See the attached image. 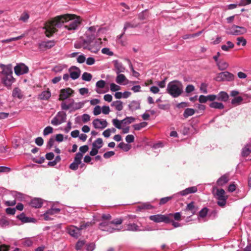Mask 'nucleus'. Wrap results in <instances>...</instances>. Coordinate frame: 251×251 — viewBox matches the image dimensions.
<instances>
[{
  "label": "nucleus",
  "instance_id": "393cba45",
  "mask_svg": "<svg viewBox=\"0 0 251 251\" xmlns=\"http://www.w3.org/2000/svg\"><path fill=\"white\" fill-rule=\"evenodd\" d=\"M228 181L229 178L228 176L224 175L218 179L217 184L219 186H222L227 183Z\"/></svg>",
  "mask_w": 251,
  "mask_h": 251
},
{
  "label": "nucleus",
  "instance_id": "7c9ffc66",
  "mask_svg": "<svg viewBox=\"0 0 251 251\" xmlns=\"http://www.w3.org/2000/svg\"><path fill=\"white\" fill-rule=\"evenodd\" d=\"M21 244L23 247H30L33 244V241L31 238H25L21 241Z\"/></svg>",
  "mask_w": 251,
  "mask_h": 251
},
{
  "label": "nucleus",
  "instance_id": "7ed1b4c3",
  "mask_svg": "<svg viewBox=\"0 0 251 251\" xmlns=\"http://www.w3.org/2000/svg\"><path fill=\"white\" fill-rule=\"evenodd\" d=\"M166 91L172 97L177 98L183 92V85L178 81H173L168 83Z\"/></svg>",
  "mask_w": 251,
  "mask_h": 251
},
{
  "label": "nucleus",
  "instance_id": "4d7b16f0",
  "mask_svg": "<svg viewBox=\"0 0 251 251\" xmlns=\"http://www.w3.org/2000/svg\"><path fill=\"white\" fill-rule=\"evenodd\" d=\"M176 195V194L170 197H167L165 198H161L159 201V204L160 205H163L167 203L168 201L171 200L174 196Z\"/></svg>",
  "mask_w": 251,
  "mask_h": 251
},
{
  "label": "nucleus",
  "instance_id": "f257e3e1",
  "mask_svg": "<svg viewBox=\"0 0 251 251\" xmlns=\"http://www.w3.org/2000/svg\"><path fill=\"white\" fill-rule=\"evenodd\" d=\"M81 22L80 17L74 14H67L55 17L45 25V33L47 37H50L60 28L64 24L65 27L70 31L76 30Z\"/></svg>",
  "mask_w": 251,
  "mask_h": 251
},
{
  "label": "nucleus",
  "instance_id": "13d9d810",
  "mask_svg": "<svg viewBox=\"0 0 251 251\" xmlns=\"http://www.w3.org/2000/svg\"><path fill=\"white\" fill-rule=\"evenodd\" d=\"M110 89L112 92H116L121 90V87L114 83L110 84Z\"/></svg>",
  "mask_w": 251,
  "mask_h": 251
},
{
  "label": "nucleus",
  "instance_id": "f03ea898",
  "mask_svg": "<svg viewBox=\"0 0 251 251\" xmlns=\"http://www.w3.org/2000/svg\"><path fill=\"white\" fill-rule=\"evenodd\" d=\"M0 79L4 86L10 88L15 80L13 76L12 69L9 67H4L2 71L0 72Z\"/></svg>",
  "mask_w": 251,
  "mask_h": 251
},
{
  "label": "nucleus",
  "instance_id": "9d476101",
  "mask_svg": "<svg viewBox=\"0 0 251 251\" xmlns=\"http://www.w3.org/2000/svg\"><path fill=\"white\" fill-rule=\"evenodd\" d=\"M234 79V75L228 72H224L217 74L215 77V80L217 81H232Z\"/></svg>",
  "mask_w": 251,
  "mask_h": 251
},
{
  "label": "nucleus",
  "instance_id": "0e129e2a",
  "mask_svg": "<svg viewBox=\"0 0 251 251\" xmlns=\"http://www.w3.org/2000/svg\"><path fill=\"white\" fill-rule=\"evenodd\" d=\"M101 52L103 54H106L109 56L113 55L114 53L112 51L110 50V49L108 48H104L101 50Z\"/></svg>",
  "mask_w": 251,
  "mask_h": 251
},
{
  "label": "nucleus",
  "instance_id": "8fccbe9b",
  "mask_svg": "<svg viewBox=\"0 0 251 251\" xmlns=\"http://www.w3.org/2000/svg\"><path fill=\"white\" fill-rule=\"evenodd\" d=\"M247 44L246 40L243 37H239L237 38V45L238 46L242 45L245 46Z\"/></svg>",
  "mask_w": 251,
  "mask_h": 251
},
{
  "label": "nucleus",
  "instance_id": "a878e982",
  "mask_svg": "<svg viewBox=\"0 0 251 251\" xmlns=\"http://www.w3.org/2000/svg\"><path fill=\"white\" fill-rule=\"evenodd\" d=\"M129 109L132 111L140 108V103L138 101L133 100L128 104Z\"/></svg>",
  "mask_w": 251,
  "mask_h": 251
},
{
  "label": "nucleus",
  "instance_id": "338daca9",
  "mask_svg": "<svg viewBox=\"0 0 251 251\" xmlns=\"http://www.w3.org/2000/svg\"><path fill=\"white\" fill-rule=\"evenodd\" d=\"M101 112V107L99 105L96 106L93 110V114L95 116H97L100 114Z\"/></svg>",
  "mask_w": 251,
  "mask_h": 251
},
{
  "label": "nucleus",
  "instance_id": "ea45409f",
  "mask_svg": "<svg viewBox=\"0 0 251 251\" xmlns=\"http://www.w3.org/2000/svg\"><path fill=\"white\" fill-rule=\"evenodd\" d=\"M93 147L97 149H100L103 145V142L101 138H98L92 144Z\"/></svg>",
  "mask_w": 251,
  "mask_h": 251
},
{
  "label": "nucleus",
  "instance_id": "a18cd8bd",
  "mask_svg": "<svg viewBox=\"0 0 251 251\" xmlns=\"http://www.w3.org/2000/svg\"><path fill=\"white\" fill-rule=\"evenodd\" d=\"M152 208L153 206L148 202L144 203L138 206V209L139 210H141L142 209H152Z\"/></svg>",
  "mask_w": 251,
  "mask_h": 251
},
{
  "label": "nucleus",
  "instance_id": "79ce46f5",
  "mask_svg": "<svg viewBox=\"0 0 251 251\" xmlns=\"http://www.w3.org/2000/svg\"><path fill=\"white\" fill-rule=\"evenodd\" d=\"M112 122L115 127L119 129H122V120L120 121L117 119H114L112 120Z\"/></svg>",
  "mask_w": 251,
  "mask_h": 251
},
{
  "label": "nucleus",
  "instance_id": "39448f33",
  "mask_svg": "<svg viewBox=\"0 0 251 251\" xmlns=\"http://www.w3.org/2000/svg\"><path fill=\"white\" fill-rule=\"evenodd\" d=\"M128 220L125 224V229L123 230H128L131 231H144V229H142L140 228L135 223L136 221V216L135 215H129L128 216Z\"/></svg>",
  "mask_w": 251,
  "mask_h": 251
},
{
  "label": "nucleus",
  "instance_id": "052dcab7",
  "mask_svg": "<svg viewBox=\"0 0 251 251\" xmlns=\"http://www.w3.org/2000/svg\"><path fill=\"white\" fill-rule=\"evenodd\" d=\"M208 209L206 207L203 208L199 212V217L201 218H204L207 215Z\"/></svg>",
  "mask_w": 251,
  "mask_h": 251
},
{
  "label": "nucleus",
  "instance_id": "864d4df0",
  "mask_svg": "<svg viewBox=\"0 0 251 251\" xmlns=\"http://www.w3.org/2000/svg\"><path fill=\"white\" fill-rule=\"evenodd\" d=\"M82 157H83L82 153H81L79 152H77L75 154V156L74 158V161L76 162V163H79V164H80V163H81V159L82 158Z\"/></svg>",
  "mask_w": 251,
  "mask_h": 251
},
{
  "label": "nucleus",
  "instance_id": "5701e85b",
  "mask_svg": "<svg viewBox=\"0 0 251 251\" xmlns=\"http://www.w3.org/2000/svg\"><path fill=\"white\" fill-rule=\"evenodd\" d=\"M228 94L224 91H221L217 95V100L219 101L226 102L228 100Z\"/></svg>",
  "mask_w": 251,
  "mask_h": 251
},
{
  "label": "nucleus",
  "instance_id": "6e6552de",
  "mask_svg": "<svg viewBox=\"0 0 251 251\" xmlns=\"http://www.w3.org/2000/svg\"><path fill=\"white\" fill-rule=\"evenodd\" d=\"M67 232L72 237L75 238H78L81 235L80 227H77L74 225H70L66 228Z\"/></svg>",
  "mask_w": 251,
  "mask_h": 251
},
{
  "label": "nucleus",
  "instance_id": "c756f323",
  "mask_svg": "<svg viewBox=\"0 0 251 251\" xmlns=\"http://www.w3.org/2000/svg\"><path fill=\"white\" fill-rule=\"evenodd\" d=\"M185 210L190 211L192 212V214L194 215L197 211L198 208L195 207L194 202L192 201L191 202L188 203L187 205Z\"/></svg>",
  "mask_w": 251,
  "mask_h": 251
},
{
  "label": "nucleus",
  "instance_id": "6ab92c4d",
  "mask_svg": "<svg viewBox=\"0 0 251 251\" xmlns=\"http://www.w3.org/2000/svg\"><path fill=\"white\" fill-rule=\"evenodd\" d=\"M70 76L71 78L75 80L78 78L80 75V70L76 67H72L70 70Z\"/></svg>",
  "mask_w": 251,
  "mask_h": 251
},
{
  "label": "nucleus",
  "instance_id": "e433bc0d",
  "mask_svg": "<svg viewBox=\"0 0 251 251\" xmlns=\"http://www.w3.org/2000/svg\"><path fill=\"white\" fill-rule=\"evenodd\" d=\"M234 45L230 41H227L226 45H223L221 46V49L224 51H228L229 49L233 48Z\"/></svg>",
  "mask_w": 251,
  "mask_h": 251
},
{
  "label": "nucleus",
  "instance_id": "603ef678",
  "mask_svg": "<svg viewBox=\"0 0 251 251\" xmlns=\"http://www.w3.org/2000/svg\"><path fill=\"white\" fill-rule=\"evenodd\" d=\"M95 248V244L93 243L86 244L83 251H93Z\"/></svg>",
  "mask_w": 251,
  "mask_h": 251
},
{
  "label": "nucleus",
  "instance_id": "cd10ccee",
  "mask_svg": "<svg viewBox=\"0 0 251 251\" xmlns=\"http://www.w3.org/2000/svg\"><path fill=\"white\" fill-rule=\"evenodd\" d=\"M251 152V145H246L242 150L241 154L243 157H247Z\"/></svg>",
  "mask_w": 251,
  "mask_h": 251
},
{
  "label": "nucleus",
  "instance_id": "f8f14e48",
  "mask_svg": "<svg viewBox=\"0 0 251 251\" xmlns=\"http://www.w3.org/2000/svg\"><path fill=\"white\" fill-rule=\"evenodd\" d=\"M149 219L155 223L164 222L166 224L171 223V220L168 215L162 214L151 215L149 217Z\"/></svg>",
  "mask_w": 251,
  "mask_h": 251
},
{
  "label": "nucleus",
  "instance_id": "774afa93",
  "mask_svg": "<svg viewBox=\"0 0 251 251\" xmlns=\"http://www.w3.org/2000/svg\"><path fill=\"white\" fill-rule=\"evenodd\" d=\"M126 141L128 143L133 142L134 141V136L131 134L127 135L126 137Z\"/></svg>",
  "mask_w": 251,
  "mask_h": 251
},
{
  "label": "nucleus",
  "instance_id": "473e14b6",
  "mask_svg": "<svg viewBox=\"0 0 251 251\" xmlns=\"http://www.w3.org/2000/svg\"><path fill=\"white\" fill-rule=\"evenodd\" d=\"M209 106L211 108L218 109H223L224 108V105L222 102L213 101L210 103Z\"/></svg>",
  "mask_w": 251,
  "mask_h": 251
},
{
  "label": "nucleus",
  "instance_id": "412c9836",
  "mask_svg": "<svg viewBox=\"0 0 251 251\" xmlns=\"http://www.w3.org/2000/svg\"><path fill=\"white\" fill-rule=\"evenodd\" d=\"M43 204V200L40 198H34L30 202V205L34 208H38L41 207Z\"/></svg>",
  "mask_w": 251,
  "mask_h": 251
},
{
  "label": "nucleus",
  "instance_id": "dca6fc26",
  "mask_svg": "<svg viewBox=\"0 0 251 251\" xmlns=\"http://www.w3.org/2000/svg\"><path fill=\"white\" fill-rule=\"evenodd\" d=\"M60 211V209L57 208H51L48 210L44 214V219L46 221H50L52 219L50 216L58 213Z\"/></svg>",
  "mask_w": 251,
  "mask_h": 251
},
{
  "label": "nucleus",
  "instance_id": "c85d7f7f",
  "mask_svg": "<svg viewBox=\"0 0 251 251\" xmlns=\"http://www.w3.org/2000/svg\"><path fill=\"white\" fill-rule=\"evenodd\" d=\"M111 106L114 107L117 111H121L123 108V102L121 100H116L113 101Z\"/></svg>",
  "mask_w": 251,
  "mask_h": 251
},
{
  "label": "nucleus",
  "instance_id": "58836bf2",
  "mask_svg": "<svg viewBox=\"0 0 251 251\" xmlns=\"http://www.w3.org/2000/svg\"><path fill=\"white\" fill-rule=\"evenodd\" d=\"M195 112V110L193 108H186L183 113V116L185 118H187L188 117L193 115Z\"/></svg>",
  "mask_w": 251,
  "mask_h": 251
},
{
  "label": "nucleus",
  "instance_id": "4be33fe9",
  "mask_svg": "<svg viewBox=\"0 0 251 251\" xmlns=\"http://www.w3.org/2000/svg\"><path fill=\"white\" fill-rule=\"evenodd\" d=\"M106 84L105 81L103 80H100L96 82V91L98 94H102L105 93V92L102 91L101 89L103 88Z\"/></svg>",
  "mask_w": 251,
  "mask_h": 251
},
{
  "label": "nucleus",
  "instance_id": "b1692460",
  "mask_svg": "<svg viewBox=\"0 0 251 251\" xmlns=\"http://www.w3.org/2000/svg\"><path fill=\"white\" fill-rule=\"evenodd\" d=\"M55 44L53 41H49L47 42H43L39 44L40 49H50L54 46Z\"/></svg>",
  "mask_w": 251,
  "mask_h": 251
},
{
  "label": "nucleus",
  "instance_id": "c9c22d12",
  "mask_svg": "<svg viewBox=\"0 0 251 251\" xmlns=\"http://www.w3.org/2000/svg\"><path fill=\"white\" fill-rule=\"evenodd\" d=\"M74 46L76 49L83 48L84 49V47L86 46V39H82L77 41L75 43Z\"/></svg>",
  "mask_w": 251,
  "mask_h": 251
},
{
  "label": "nucleus",
  "instance_id": "9b49d317",
  "mask_svg": "<svg viewBox=\"0 0 251 251\" xmlns=\"http://www.w3.org/2000/svg\"><path fill=\"white\" fill-rule=\"evenodd\" d=\"M247 32L246 28L236 25H232L230 28L226 30L228 34L239 35L243 34Z\"/></svg>",
  "mask_w": 251,
  "mask_h": 251
},
{
  "label": "nucleus",
  "instance_id": "f704fd0d",
  "mask_svg": "<svg viewBox=\"0 0 251 251\" xmlns=\"http://www.w3.org/2000/svg\"><path fill=\"white\" fill-rule=\"evenodd\" d=\"M24 36H25V34H23L21 35L20 36H17L16 37H12V38H10L9 39L3 40L1 42L2 43H9L12 41H17L18 40L21 39Z\"/></svg>",
  "mask_w": 251,
  "mask_h": 251
},
{
  "label": "nucleus",
  "instance_id": "4c0bfd02",
  "mask_svg": "<svg viewBox=\"0 0 251 251\" xmlns=\"http://www.w3.org/2000/svg\"><path fill=\"white\" fill-rule=\"evenodd\" d=\"M94 224L95 222L94 221L87 222H83L81 223L79 226L80 227V229L82 230L84 229L87 228V227L92 226Z\"/></svg>",
  "mask_w": 251,
  "mask_h": 251
},
{
  "label": "nucleus",
  "instance_id": "2f4dec72",
  "mask_svg": "<svg viewBox=\"0 0 251 251\" xmlns=\"http://www.w3.org/2000/svg\"><path fill=\"white\" fill-rule=\"evenodd\" d=\"M50 96L51 93L48 90L43 91L41 94L39 95V98L41 100H48Z\"/></svg>",
  "mask_w": 251,
  "mask_h": 251
},
{
  "label": "nucleus",
  "instance_id": "09e8293b",
  "mask_svg": "<svg viewBox=\"0 0 251 251\" xmlns=\"http://www.w3.org/2000/svg\"><path fill=\"white\" fill-rule=\"evenodd\" d=\"M130 145L125 144L123 142L120 143L118 145V147L123 149L125 151H127L130 149Z\"/></svg>",
  "mask_w": 251,
  "mask_h": 251
},
{
  "label": "nucleus",
  "instance_id": "5fc2aeb1",
  "mask_svg": "<svg viewBox=\"0 0 251 251\" xmlns=\"http://www.w3.org/2000/svg\"><path fill=\"white\" fill-rule=\"evenodd\" d=\"M92 78V75L91 74L85 72L82 75V79L83 80L89 81L91 80Z\"/></svg>",
  "mask_w": 251,
  "mask_h": 251
},
{
  "label": "nucleus",
  "instance_id": "4468645a",
  "mask_svg": "<svg viewBox=\"0 0 251 251\" xmlns=\"http://www.w3.org/2000/svg\"><path fill=\"white\" fill-rule=\"evenodd\" d=\"M14 71L17 75H20L27 73L28 68L24 64L22 63L15 66Z\"/></svg>",
  "mask_w": 251,
  "mask_h": 251
},
{
  "label": "nucleus",
  "instance_id": "37998d69",
  "mask_svg": "<svg viewBox=\"0 0 251 251\" xmlns=\"http://www.w3.org/2000/svg\"><path fill=\"white\" fill-rule=\"evenodd\" d=\"M135 120V119L133 117H126L124 119L122 120L123 125H128L133 122Z\"/></svg>",
  "mask_w": 251,
  "mask_h": 251
},
{
  "label": "nucleus",
  "instance_id": "423d86ee",
  "mask_svg": "<svg viewBox=\"0 0 251 251\" xmlns=\"http://www.w3.org/2000/svg\"><path fill=\"white\" fill-rule=\"evenodd\" d=\"M99 228L102 231H107L109 233H113L122 230L123 226H121V228H118L114 227L112 224H111V222L103 221L99 224Z\"/></svg>",
  "mask_w": 251,
  "mask_h": 251
},
{
  "label": "nucleus",
  "instance_id": "6e6d98bb",
  "mask_svg": "<svg viewBox=\"0 0 251 251\" xmlns=\"http://www.w3.org/2000/svg\"><path fill=\"white\" fill-rule=\"evenodd\" d=\"M64 68V66L62 65H57L54 66L52 69V71L55 73H60L61 72L63 69Z\"/></svg>",
  "mask_w": 251,
  "mask_h": 251
},
{
  "label": "nucleus",
  "instance_id": "c03bdc74",
  "mask_svg": "<svg viewBox=\"0 0 251 251\" xmlns=\"http://www.w3.org/2000/svg\"><path fill=\"white\" fill-rule=\"evenodd\" d=\"M147 125V123L145 122H141L139 124H135L133 126L134 129L136 130H139L141 128L146 127Z\"/></svg>",
  "mask_w": 251,
  "mask_h": 251
},
{
  "label": "nucleus",
  "instance_id": "a19ab883",
  "mask_svg": "<svg viewBox=\"0 0 251 251\" xmlns=\"http://www.w3.org/2000/svg\"><path fill=\"white\" fill-rule=\"evenodd\" d=\"M217 65L220 70H225L228 66V63L225 61H219L217 63Z\"/></svg>",
  "mask_w": 251,
  "mask_h": 251
},
{
  "label": "nucleus",
  "instance_id": "680f3d73",
  "mask_svg": "<svg viewBox=\"0 0 251 251\" xmlns=\"http://www.w3.org/2000/svg\"><path fill=\"white\" fill-rule=\"evenodd\" d=\"M29 16L26 12H24L21 16L19 20L22 21L24 22H25L29 19Z\"/></svg>",
  "mask_w": 251,
  "mask_h": 251
},
{
  "label": "nucleus",
  "instance_id": "2eb2a0df",
  "mask_svg": "<svg viewBox=\"0 0 251 251\" xmlns=\"http://www.w3.org/2000/svg\"><path fill=\"white\" fill-rule=\"evenodd\" d=\"M116 82L119 84L126 85L128 83L135 84L137 83L136 81H129L123 74H118L116 78Z\"/></svg>",
  "mask_w": 251,
  "mask_h": 251
},
{
  "label": "nucleus",
  "instance_id": "e2e57ef3",
  "mask_svg": "<svg viewBox=\"0 0 251 251\" xmlns=\"http://www.w3.org/2000/svg\"><path fill=\"white\" fill-rule=\"evenodd\" d=\"M85 244V241L84 240H79L76 244L75 249L77 250H80L82 247Z\"/></svg>",
  "mask_w": 251,
  "mask_h": 251
},
{
  "label": "nucleus",
  "instance_id": "ddd939ff",
  "mask_svg": "<svg viewBox=\"0 0 251 251\" xmlns=\"http://www.w3.org/2000/svg\"><path fill=\"white\" fill-rule=\"evenodd\" d=\"M74 93V91L70 88H66L61 89L59 94V100H65L71 96H72Z\"/></svg>",
  "mask_w": 251,
  "mask_h": 251
},
{
  "label": "nucleus",
  "instance_id": "20e7f679",
  "mask_svg": "<svg viewBox=\"0 0 251 251\" xmlns=\"http://www.w3.org/2000/svg\"><path fill=\"white\" fill-rule=\"evenodd\" d=\"M102 44L101 39L86 40V46L84 49L90 51L92 53H97L99 51Z\"/></svg>",
  "mask_w": 251,
  "mask_h": 251
},
{
  "label": "nucleus",
  "instance_id": "69168bd1",
  "mask_svg": "<svg viewBox=\"0 0 251 251\" xmlns=\"http://www.w3.org/2000/svg\"><path fill=\"white\" fill-rule=\"evenodd\" d=\"M123 222V220L121 219H116L111 221V224L114 227H116L118 225H121Z\"/></svg>",
  "mask_w": 251,
  "mask_h": 251
},
{
  "label": "nucleus",
  "instance_id": "49530a36",
  "mask_svg": "<svg viewBox=\"0 0 251 251\" xmlns=\"http://www.w3.org/2000/svg\"><path fill=\"white\" fill-rule=\"evenodd\" d=\"M17 218L21 221L23 223H28L30 221L29 218L25 216V214L24 213L20 214V215L17 216Z\"/></svg>",
  "mask_w": 251,
  "mask_h": 251
},
{
  "label": "nucleus",
  "instance_id": "1a4fd4ad",
  "mask_svg": "<svg viewBox=\"0 0 251 251\" xmlns=\"http://www.w3.org/2000/svg\"><path fill=\"white\" fill-rule=\"evenodd\" d=\"M66 114L63 111L57 113L56 116L51 120V124L53 126H58L65 122Z\"/></svg>",
  "mask_w": 251,
  "mask_h": 251
},
{
  "label": "nucleus",
  "instance_id": "de8ad7c7",
  "mask_svg": "<svg viewBox=\"0 0 251 251\" xmlns=\"http://www.w3.org/2000/svg\"><path fill=\"white\" fill-rule=\"evenodd\" d=\"M243 99L241 97L239 96L237 97H235L233 99H232L231 100V103L233 105H239L243 101Z\"/></svg>",
  "mask_w": 251,
  "mask_h": 251
},
{
  "label": "nucleus",
  "instance_id": "72a5a7b5",
  "mask_svg": "<svg viewBox=\"0 0 251 251\" xmlns=\"http://www.w3.org/2000/svg\"><path fill=\"white\" fill-rule=\"evenodd\" d=\"M216 196L217 199H227V197L225 195V191L223 189L217 190Z\"/></svg>",
  "mask_w": 251,
  "mask_h": 251
},
{
  "label": "nucleus",
  "instance_id": "3c124183",
  "mask_svg": "<svg viewBox=\"0 0 251 251\" xmlns=\"http://www.w3.org/2000/svg\"><path fill=\"white\" fill-rule=\"evenodd\" d=\"M202 33V31L198 32L196 33L192 34H186L183 36V38L184 39H188L191 38H195L196 37L199 36Z\"/></svg>",
  "mask_w": 251,
  "mask_h": 251
},
{
  "label": "nucleus",
  "instance_id": "aec40b11",
  "mask_svg": "<svg viewBox=\"0 0 251 251\" xmlns=\"http://www.w3.org/2000/svg\"><path fill=\"white\" fill-rule=\"evenodd\" d=\"M115 70L117 74L125 72V68L121 62H119L118 60H114L113 61Z\"/></svg>",
  "mask_w": 251,
  "mask_h": 251
},
{
  "label": "nucleus",
  "instance_id": "bf43d9fd",
  "mask_svg": "<svg viewBox=\"0 0 251 251\" xmlns=\"http://www.w3.org/2000/svg\"><path fill=\"white\" fill-rule=\"evenodd\" d=\"M53 132V128L50 126H47L43 130V135L46 136Z\"/></svg>",
  "mask_w": 251,
  "mask_h": 251
},
{
  "label": "nucleus",
  "instance_id": "bb28decb",
  "mask_svg": "<svg viewBox=\"0 0 251 251\" xmlns=\"http://www.w3.org/2000/svg\"><path fill=\"white\" fill-rule=\"evenodd\" d=\"M12 97L14 98H17L19 99H22L23 97V94L21 89L17 87L14 88L12 91Z\"/></svg>",
  "mask_w": 251,
  "mask_h": 251
},
{
  "label": "nucleus",
  "instance_id": "f3484780",
  "mask_svg": "<svg viewBox=\"0 0 251 251\" xmlns=\"http://www.w3.org/2000/svg\"><path fill=\"white\" fill-rule=\"evenodd\" d=\"M93 125L95 128L103 129L107 126V122L105 120L96 119L93 121Z\"/></svg>",
  "mask_w": 251,
  "mask_h": 251
},
{
  "label": "nucleus",
  "instance_id": "0eeeda50",
  "mask_svg": "<svg viewBox=\"0 0 251 251\" xmlns=\"http://www.w3.org/2000/svg\"><path fill=\"white\" fill-rule=\"evenodd\" d=\"M98 26H92L88 28L86 31V40L96 39V37L98 36V33L100 30V28H98Z\"/></svg>",
  "mask_w": 251,
  "mask_h": 251
},
{
  "label": "nucleus",
  "instance_id": "a211bd4d",
  "mask_svg": "<svg viewBox=\"0 0 251 251\" xmlns=\"http://www.w3.org/2000/svg\"><path fill=\"white\" fill-rule=\"evenodd\" d=\"M198 191V188L197 186H192L190 187L180 191L179 193L176 194V195H180L182 196H185L189 194L195 193L197 192Z\"/></svg>",
  "mask_w": 251,
  "mask_h": 251
}]
</instances>
